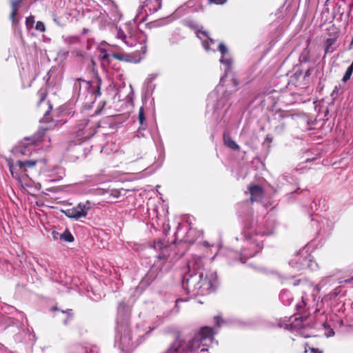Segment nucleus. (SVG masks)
Wrapping results in <instances>:
<instances>
[{"label":"nucleus","instance_id":"1","mask_svg":"<svg viewBox=\"0 0 353 353\" xmlns=\"http://www.w3.org/2000/svg\"><path fill=\"white\" fill-rule=\"evenodd\" d=\"M216 332L214 329L204 326L194 335L192 340H190L185 347H183L181 342L179 341V336H176L174 343H173L165 353H194L199 348L201 352L208 351L209 347L214 340Z\"/></svg>","mask_w":353,"mask_h":353},{"label":"nucleus","instance_id":"2","mask_svg":"<svg viewBox=\"0 0 353 353\" xmlns=\"http://www.w3.org/2000/svg\"><path fill=\"white\" fill-rule=\"evenodd\" d=\"M203 272H192L191 270L186 273L183 279L182 286L189 294H198L201 290V277Z\"/></svg>","mask_w":353,"mask_h":353},{"label":"nucleus","instance_id":"3","mask_svg":"<svg viewBox=\"0 0 353 353\" xmlns=\"http://www.w3.org/2000/svg\"><path fill=\"white\" fill-rule=\"evenodd\" d=\"M74 132L80 139H90L97 132L95 127L86 118L78 121L74 127Z\"/></svg>","mask_w":353,"mask_h":353},{"label":"nucleus","instance_id":"4","mask_svg":"<svg viewBox=\"0 0 353 353\" xmlns=\"http://www.w3.org/2000/svg\"><path fill=\"white\" fill-rule=\"evenodd\" d=\"M89 210L90 208L86 207L85 204L80 203L75 207L67 209L64 213L68 217L77 220L85 217Z\"/></svg>","mask_w":353,"mask_h":353},{"label":"nucleus","instance_id":"5","mask_svg":"<svg viewBox=\"0 0 353 353\" xmlns=\"http://www.w3.org/2000/svg\"><path fill=\"white\" fill-rule=\"evenodd\" d=\"M153 247L155 250L161 251V252L158 256L159 261L156 263V265H158V263H159V265L161 266L162 265L161 261L163 260V261H165L170 256L168 252V245L165 242V241L159 239L157 241H154Z\"/></svg>","mask_w":353,"mask_h":353},{"label":"nucleus","instance_id":"6","mask_svg":"<svg viewBox=\"0 0 353 353\" xmlns=\"http://www.w3.org/2000/svg\"><path fill=\"white\" fill-rule=\"evenodd\" d=\"M201 290L199 292V294H203L207 293H210L213 292L215 289V284H216V277L213 276L212 275L210 276V278H209L207 275L205 278H203V276L201 277Z\"/></svg>","mask_w":353,"mask_h":353},{"label":"nucleus","instance_id":"7","mask_svg":"<svg viewBox=\"0 0 353 353\" xmlns=\"http://www.w3.org/2000/svg\"><path fill=\"white\" fill-rule=\"evenodd\" d=\"M250 194V202H261L264 197V190L259 185H250L248 186Z\"/></svg>","mask_w":353,"mask_h":353},{"label":"nucleus","instance_id":"8","mask_svg":"<svg viewBox=\"0 0 353 353\" xmlns=\"http://www.w3.org/2000/svg\"><path fill=\"white\" fill-rule=\"evenodd\" d=\"M45 135L46 130L41 129L32 137L24 138V141H28L27 143H23L24 149L26 148L28 145H39L43 141Z\"/></svg>","mask_w":353,"mask_h":353},{"label":"nucleus","instance_id":"9","mask_svg":"<svg viewBox=\"0 0 353 353\" xmlns=\"http://www.w3.org/2000/svg\"><path fill=\"white\" fill-rule=\"evenodd\" d=\"M22 0H10L11 12L10 14V19L12 21L13 26H17L19 21V19L17 18V15Z\"/></svg>","mask_w":353,"mask_h":353},{"label":"nucleus","instance_id":"10","mask_svg":"<svg viewBox=\"0 0 353 353\" xmlns=\"http://www.w3.org/2000/svg\"><path fill=\"white\" fill-rule=\"evenodd\" d=\"M203 257L196 256L194 257L193 259L188 263V267L189 270H191L192 272H203Z\"/></svg>","mask_w":353,"mask_h":353},{"label":"nucleus","instance_id":"11","mask_svg":"<svg viewBox=\"0 0 353 353\" xmlns=\"http://www.w3.org/2000/svg\"><path fill=\"white\" fill-rule=\"evenodd\" d=\"M330 37L326 39L325 41V54L332 52V46L336 43L339 37V32L335 31L332 34H330Z\"/></svg>","mask_w":353,"mask_h":353},{"label":"nucleus","instance_id":"12","mask_svg":"<svg viewBox=\"0 0 353 353\" xmlns=\"http://www.w3.org/2000/svg\"><path fill=\"white\" fill-rule=\"evenodd\" d=\"M37 160H28V161H17L16 163V165L19 168V170L24 173L25 175L28 172V169H31L35 167L37 163Z\"/></svg>","mask_w":353,"mask_h":353},{"label":"nucleus","instance_id":"13","mask_svg":"<svg viewBox=\"0 0 353 353\" xmlns=\"http://www.w3.org/2000/svg\"><path fill=\"white\" fill-rule=\"evenodd\" d=\"M92 83L89 81H85L81 78L77 79L74 83V90L80 94L82 87L85 90L91 89Z\"/></svg>","mask_w":353,"mask_h":353},{"label":"nucleus","instance_id":"14","mask_svg":"<svg viewBox=\"0 0 353 353\" xmlns=\"http://www.w3.org/2000/svg\"><path fill=\"white\" fill-rule=\"evenodd\" d=\"M7 163L12 176L17 179V181H21V172H22L19 169H17V168L14 165L12 159H7Z\"/></svg>","mask_w":353,"mask_h":353},{"label":"nucleus","instance_id":"15","mask_svg":"<svg viewBox=\"0 0 353 353\" xmlns=\"http://www.w3.org/2000/svg\"><path fill=\"white\" fill-rule=\"evenodd\" d=\"M224 144L229 148L234 150H239V145L232 139V137L225 133L223 134Z\"/></svg>","mask_w":353,"mask_h":353},{"label":"nucleus","instance_id":"16","mask_svg":"<svg viewBox=\"0 0 353 353\" xmlns=\"http://www.w3.org/2000/svg\"><path fill=\"white\" fill-rule=\"evenodd\" d=\"M256 250L252 253H247L246 250H243V252L241 253L242 256L240 258V260L242 263H245L248 259L254 256L256 253L259 252L263 249V246L259 243L256 244Z\"/></svg>","mask_w":353,"mask_h":353},{"label":"nucleus","instance_id":"17","mask_svg":"<svg viewBox=\"0 0 353 353\" xmlns=\"http://www.w3.org/2000/svg\"><path fill=\"white\" fill-rule=\"evenodd\" d=\"M48 90L46 88H41L39 89L37 93V107L40 108L41 104L46 101V97L48 96Z\"/></svg>","mask_w":353,"mask_h":353},{"label":"nucleus","instance_id":"18","mask_svg":"<svg viewBox=\"0 0 353 353\" xmlns=\"http://www.w3.org/2000/svg\"><path fill=\"white\" fill-rule=\"evenodd\" d=\"M315 325H316V323H307V324H302L300 325V327H301V330H300V334L305 338H307V337H310L312 336V334L311 333H306L305 332V330L306 327H310L311 329H313L315 327Z\"/></svg>","mask_w":353,"mask_h":353},{"label":"nucleus","instance_id":"19","mask_svg":"<svg viewBox=\"0 0 353 353\" xmlns=\"http://www.w3.org/2000/svg\"><path fill=\"white\" fill-rule=\"evenodd\" d=\"M307 351H310V353H323V350H321L319 347H314V345L313 344H311L309 342L305 343L304 352L307 353Z\"/></svg>","mask_w":353,"mask_h":353},{"label":"nucleus","instance_id":"20","mask_svg":"<svg viewBox=\"0 0 353 353\" xmlns=\"http://www.w3.org/2000/svg\"><path fill=\"white\" fill-rule=\"evenodd\" d=\"M94 83H96V87L91 90V92L97 97H99L101 95V78L99 77H97V78L96 79V82H94Z\"/></svg>","mask_w":353,"mask_h":353},{"label":"nucleus","instance_id":"21","mask_svg":"<svg viewBox=\"0 0 353 353\" xmlns=\"http://www.w3.org/2000/svg\"><path fill=\"white\" fill-rule=\"evenodd\" d=\"M139 122L141 126H143V128L144 129L146 126L145 123V117L144 113V109L143 107H141L139 110Z\"/></svg>","mask_w":353,"mask_h":353},{"label":"nucleus","instance_id":"22","mask_svg":"<svg viewBox=\"0 0 353 353\" xmlns=\"http://www.w3.org/2000/svg\"><path fill=\"white\" fill-rule=\"evenodd\" d=\"M61 239L70 243L74 241V237L68 229H66L64 231V232L61 235Z\"/></svg>","mask_w":353,"mask_h":353},{"label":"nucleus","instance_id":"23","mask_svg":"<svg viewBox=\"0 0 353 353\" xmlns=\"http://www.w3.org/2000/svg\"><path fill=\"white\" fill-rule=\"evenodd\" d=\"M88 68L90 70L91 72L93 74V75L95 76V79H97V77H99L98 74L97 70L96 68V63L92 59L90 60V64L88 65Z\"/></svg>","mask_w":353,"mask_h":353},{"label":"nucleus","instance_id":"24","mask_svg":"<svg viewBox=\"0 0 353 353\" xmlns=\"http://www.w3.org/2000/svg\"><path fill=\"white\" fill-rule=\"evenodd\" d=\"M353 73V66H349L342 79V81L345 83L347 82L351 77Z\"/></svg>","mask_w":353,"mask_h":353},{"label":"nucleus","instance_id":"25","mask_svg":"<svg viewBox=\"0 0 353 353\" xmlns=\"http://www.w3.org/2000/svg\"><path fill=\"white\" fill-rule=\"evenodd\" d=\"M296 262H300V266L299 268H304L305 266H309L310 264V260H308L307 258L301 259V257H298V259H295Z\"/></svg>","mask_w":353,"mask_h":353},{"label":"nucleus","instance_id":"26","mask_svg":"<svg viewBox=\"0 0 353 353\" xmlns=\"http://www.w3.org/2000/svg\"><path fill=\"white\" fill-rule=\"evenodd\" d=\"M34 22H35V21H34V16L31 15V16L27 17L26 19V28L28 30L32 29Z\"/></svg>","mask_w":353,"mask_h":353},{"label":"nucleus","instance_id":"27","mask_svg":"<svg viewBox=\"0 0 353 353\" xmlns=\"http://www.w3.org/2000/svg\"><path fill=\"white\" fill-rule=\"evenodd\" d=\"M46 105H47V110L45 112V114H44L45 117L43 118V119L46 122H49L50 121L48 120V117L47 115L49 114V112H51V110L52 109V106L51 103H50V101L46 102Z\"/></svg>","mask_w":353,"mask_h":353},{"label":"nucleus","instance_id":"28","mask_svg":"<svg viewBox=\"0 0 353 353\" xmlns=\"http://www.w3.org/2000/svg\"><path fill=\"white\" fill-rule=\"evenodd\" d=\"M35 29L41 32H45V24L42 21H39L36 23Z\"/></svg>","mask_w":353,"mask_h":353},{"label":"nucleus","instance_id":"29","mask_svg":"<svg viewBox=\"0 0 353 353\" xmlns=\"http://www.w3.org/2000/svg\"><path fill=\"white\" fill-rule=\"evenodd\" d=\"M219 50L220 51V52L222 54V57H223L228 52V49H227V47L225 46L224 43H221L219 45Z\"/></svg>","mask_w":353,"mask_h":353},{"label":"nucleus","instance_id":"30","mask_svg":"<svg viewBox=\"0 0 353 353\" xmlns=\"http://www.w3.org/2000/svg\"><path fill=\"white\" fill-rule=\"evenodd\" d=\"M51 121L53 123H54V127L61 126V125H62L63 124H64V123H65L67 122V120L66 119H61L60 120L52 119Z\"/></svg>","mask_w":353,"mask_h":353},{"label":"nucleus","instance_id":"31","mask_svg":"<svg viewBox=\"0 0 353 353\" xmlns=\"http://www.w3.org/2000/svg\"><path fill=\"white\" fill-rule=\"evenodd\" d=\"M117 37L124 41L126 38V35L123 31L119 29L117 32Z\"/></svg>","mask_w":353,"mask_h":353},{"label":"nucleus","instance_id":"32","mask_svg":"<svg viewBox=\"0 0 353 353\" xmlns=\"http://www.w3.org/2000/svg\"><path fill=\"white\" fill-rule=\"evenodd\" d=\"M227 0H208L209 3L223 4Z\"/></svg>","mask_w":353,"mask_h":353},{"label":"nucleus","instance_id":"33","mask_svg":"<svg viewBox=\"0 0 353 353\" xmlns=\"http://www.w3.org/2000/svg\"><path fill=\"white\" fill-rule=\"evenodd\" d=\"M112 57L117 59V60H119V61H122L123 60V57L121 54H117V53H114L112 54Z\"/></svg>","mask_w":353,"mask_h":353},{"label":"nucleus","instance_id":"34","mask_svg":"<svg viewBox=\"0 0 353 353\" xmlns=\"http://www.w3.org/2000/svg\"><path fill=\"white\" fill-rule=\"evenodd\" d=\"M203 46L204 48L208 51L211 49L210 47L209 43L207 41L203 42Z\"/></svg>","mask_w":353,"mask_h":353},{"label":"nucleus","instance_id":"35","mask_svg":"<svg viewBox=\"0 0 353 353\" xmlns=\"http://www.w3.org/2000/svg\"><path fill=\"white\" fill-rule=\"evenodd\" d=\"M214 322H215L216 325L217 326H219L220 323H221V318L219 316H215L214 318Z\"/></svg>","mask_w":353,"mask_h":353},{"label":"nucleus","instance_id":"36","mask_svg":"<svg viewBox=\"0 0 353 353\" xmlns=\"http://www.w3.org/2000/svg\"><path fill=\"white\" fill-rule=\"evenodd\" d=\"M344 282L346 283H351L352 282H353V276H352L350 279H345Z\"/></svg>","mask_w":353,"mask_h":353},{"label":"nucleus","instance_id":"37","mask_svg":"<svg viewBox=\"0 0 353 353\" xmlns=\"http://www.w3.org/2000/svg\"><path fill=\"white\" fill-rule=\"evenodd\" d=\"M301 74V72L299 74L296 72L292 77H295L296 79H297Z\"/></svg>","mask_w":353,"mask_h":353},{"label":"nucleus","instance_id":"38","mask_svg":"<svg viewBox=\"0 0 353 353\" xmlns=\"http://www.w3.org/2000/svg\"><path fill=\"white\" fill-rule=\"evenodd\" d=\"M233 83H234V85L235 86H237V85H238V84H239V83H238V81H237L236 79H233Z\"/></svg>","mask_w":353,"mask_h":353},{"label":"nucleus","instance_id":"39","mask_svg":"<svg viewBox=\"0 0 353 353\" xmlns=\"http://www.w3.org/2000/svg\"><path fill=\"white\" fill-rule=\"evenodd\" d=\"M306 319H307L306 317H301V321H301V323H303V321H305V320H306Z\"/></svg>","mask_w":353,"mask_h":353},{"label":"nucleus","instance_id":"40","mask_svg":"<svg viewBox=\"0 0 353 353\" xmlns=\"http://www.w3.org/2000/svg\"><path fill=\"white\" fill-rule=\"evenodd\" d=\"M20 153L22 154H25V151L23 149H20L19 150Z\"/></svg>","mask_w":353,"mask_h":353},{"label":"nucleus","instance_id":"41","mask_svg":"<svg viewBox=\"0 0 353 353\" xmlns=\"http://www.w3.org/2000/svg\"><path fill=\"white\" fill-rule=\"evenodd\" d=\"M302 303H303L304 306L306 305V303L303 297H302Z\"/></svg>","mask_w":353,"mask_h":353},{"label":"nucleus","instance_id":"42","mask_svg":"<svg viewBox=\"0 0 353 353\" xmlns=\"http://www.w3.org/2000/svg\"><path fill=\"white\" fill-rule=\"evenodd\" d=\"M266 140H268L269 141H272V138H269L268 136L266 137Z\"/></svg>","mask_w":353,"mask_h":353},{"label":"nucleus","instance_id":"43","mask_svg":"<svg viewBox=\"0 0 353 353\" xmlns=\"http://www.w3.org/2000/svg\"><path fill=\"white\" fill-rule=\"evenodd\" d=\"M106 58H108V54H104V55L103 56V59H106Z\"/></svg>","mask_w":353,"mask_h":353},{"label":"nucleus","instance_id":"44","mask_svg":"<svg viewBox=\"0 0 353 353\" xmlns=\"http://www.w3.org/2000/svg\"><path fill=\"white\" fill-rule=\"evenodd\" d=\"M295 321L297 322V323H296L295 325H296H296H299V320L298 319H295Z\"/></svg>","mask_w":353,"mask_h":353},{"label":"nucleus","instance_id":"45","mask_svg":"<svg viewBox=\"0 0 353 353\" xmlns=\"http://www.w3.org/2000/svg\"><path fill=\"white\" fill-rule=\"evenodd\" d=\"M310 75V70H307L306 72H305V76H308Z\"/></svg>","mask_w":353,"mask_h":353},{"label":"nucleus","instance_id":"46","mask_svg":"<svg viewBox=\"0 0 353 353\" xmlns=\"http://www.w3.org/2000/svg\"><path fill=\"white\" fill-rule=\"evenodd\" d=\"M209 39H210V42H211L212 43H214V41L212 39L209 38Z\"/></svg>","mask_w":353,"mask_h":353},{"label":"nucleus","instance_id":"47","mask_svg":"<svg viewBox=\"0 0 353 353\" xmlns=\"http://www.w3.org/2000/svg\"><path fill=\"white\" fill-rule=\"evenodd\" d=\"M202 33L207 36V33L203 31V32H202Z\"/></svg>","mask_w":353,"mask_h":353},{"label":"nucleus","instance_id":"48","mask_svg":"<svg viewBox=\"0 0 353 353\" xmlns=\"http://www.w3.org/2000/svg\"><path fill=\"white\" fill-rule=\"evenodd\" d=\"M181 301L180 299L176 300V304H178L179 301Z\"/></svg>","mask_w":353,"mask_h":353},{"label":"nucleus","instance_id":"49","mask_svg":"<svg viewBox=\"0 0 353 353\" xmlns=\"http://www.w3.org/2000/svg\"><path fill=\"white\" fill-rule=\"evenodd\" d=\"M253 245H254V243H251V244H250V247H252Z\"/></svg>","mask_w":353,"mask_h":353}]
</instances>
